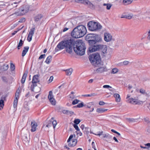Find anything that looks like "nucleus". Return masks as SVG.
<instances>
[{"instance_id":"obj_1","label":"nucleus","mask_w":150,"mask_h":150,"mask_svg":"<svg viewBox=\"0 0 150 150\" xmlns=\"http://www.w3.org/2000/svg\"><path fill=\"white\" fill-rule=\"evenodd\" d=\"M57 47L60 49L65 48L66 52L69 54L71 53L73 48L78 55L81 56L85 53L86 47L84 44L82 40H79L76 41L71 39L62 41L57 45Z\"/></svg>"},{"instance_id":"obj_55","label":"nucleus","mask_w":150,"mask_h":150,"mask_svg":"<svg viewBox=\"0 0 150 150\" xmlns=\"http://www.w3.org/2000/svg\"><path fill=\"white\" fill-rule=\"evenodd\" d=\"M19 92H18V91H17V93H16V95H15V98L16 97H17V98H19Z\"/></svg>"},{"instance_id":"obj_25","label":"nucleus","mask_w":150,"mask_h":150,"mask_svg":"<svg viewBox=\"0 0 150 150\" xmlns=\"http://www.w3.org/2000/svg\"><path fill=\"white\" fill-rule=\"evenodd\" d=\"M75 1L76 3L83 4L85 5L86 3L87 2V0H75Z\"/></svg>"},{"instance_id":"obj_5","label":"nucleus","mask_w":150,"mask_h":150,"mask_svg":"<svg viewBox=\"0 0 150 150\" xmlns=\"http://www.w3.org/2000/svg\"><path fill=\"white\" fill-rule=\"evenodd\" d=\"M93 47L91 48V52H95L101 50L102 52V55L103 56H105L106 55L107 49V46L105 45H101L98 43L96 46H94Z\"/></svg>"},{"instance_id":"obj_22","label":"nucleus","mask_w":150,"mask_h":150,"mask_svg":"<svg viewBox=\"0 0 150 150\" xmlns=\"http://www.w3.org/2000/svg\"><path fill=\"white\" fill-rule=\"evenodd\" d=\"M108 109L102 108H98L97 109L96 111L99 113H102L107 111Z\"/></svg>"},{"instance_id":"obj_19","label":"nucleus","mask_w":150,"mask_h":150,"mask_svg":"<svg viewBox=\"0 0 150 150\" xmlns=\"http://www.w3.org/2000/svg\"><path fill=\"white\" fill-rule=\"evenodd\" d=\"M72 143H69V146H75L77 142V140L76 139H73L72 142Z\"/></svg>"},{"instance_id":"obj_4","label":"nucleus","mask_w":150,"mask_h":150,"mask_svg":"<svg viewBox=\"0 0 150 150\" xmlns=\"http://www.w3.org/2000/svg\"><path fill=\"white\" fill-rule=\"evenodd\" d=\"M89 60L92 64L96 66L101 62L100 57L98 53L93 54L89 56Z\"/></svg>"},{"instance_id":"obj_52","label":"nucleus","mask_w":150,"mask_h":150,"mask_svg":"<svg viewBox=\"0 0 150 150\" xmlns=\"http://www.w3.org/2000/svg\"><path fill=\"white\" fill-rule=\"evenodd\" d=\"M134 100H135L134 99L132 98H130L129 99V102L131 103L132 101H133L134 103H135V101Z\"/></svg>"},{"instance_id":"obj_35","label":"nucleus","mask_w":150,"mask_h":150,"mask_svg":"<svg viewBox=\"0 0 150 150\" xmlns=\"http://www.w3.org/2000/svg\"><path fill=\"white\" fill-rule=\"evenodd\" d=\"M90 128L88 127H86L85 128V130L84 131V133L85 134H88L89 133V130Z\"/></svg>"},{"instance_id":"obj_24","label":"nucleus","mask_w":150,"mask_h":150,"mask_svg":"<svg viewBox=\"0 0 150 150\" xmlns=\"http://www.w3.org/2000/svg\"><path fill=\"white\" fill-rule=\"evenodd\" d=\"M62 112L64 114H66L67 115H69L70 114H72L74 113V112L73 111L68 110H64L62 111Z\"/></svg>"},{"instance_id":"obj_59","label":"nucleus","mask_w":150,"mask_h":150,"mask_svg":"<svg viewBox=\"0 0 150 150\" xmlns=\"http://www.w3.org/2000/svg\"><path fill=\"white\" fill-rule=\"evenodd\" d=\"M113 139L115 140V141L117 142H118V141L117 139L116 138V137H114L113 138Z\"/></svg>"},{"instance_id":"obj_10","label":"nucleus","mask_w":150,"mask_h":150,"mask_svg":"<svg viewBox=\"0 0 150 150\" xmlns=\"http://www.w3.org/2000/svg\"><path fill=\"white\" fill-rule=\"evenodd\" d=\"M104 39L106 42L110 41L112 38V36L110 34L108 33H104Z\"/></svg>"},{"instance_id":"obj_27","label":"nucleus","mask_w":150,"mask_h":150,"mask_svg":"<svg viewBox=\"0 0 150 150\" xmlns=\"http://www.w3.org/2000/svg\"><path fill=\"white\" fill-rule=\"evenodd\" d=\"M94 103L93 102H91L87 103L84 105V106H86L88 108H90L92 105H93Z\"/></svg>"},{"instance_id":"obj_60","label":"nucleus","mask_w":150,"mask_h":150,"mask_svg":"<svg viewBox=\"0 0 150 150\" xmlns=\"http://www.w3.org/2000/svg\"><path fill=\"white\" fill-rule=\"evenodd\" d=\"M108 137H107V138L108 139H112V137L109 134H108Z\"/></svg>"},{"instance_id":"obj_40","label":"nucleus","mask_w":150,"mask_h":150,"mask_svg":"<svg viewBox=\"0 0 150 150\" xmlns=\"http://www.w3.org/2000/svg\"><path fill=\"white\" fill-rule=\"evenodd\" d=\"M4 101L3 100L1 99L0 100V107H1L2 108H3L4 106Z\"/></svg>"},{"instance_id":"obj_56","label":"nucleus","mask_w":150,"mask_h":150,"mask_svg":"<svg viewBox=\"0 0 150 150\" xmlns=\"http://www.w3.org/2000/svg\"><path fill=\"white\" fill-rule=\"evenodd\" d=\"M148 39L150 40V30L148 32V35L147 37Z\"/></svg>"},{"instance_id":"obj_48","label":"nucleus","mask_w":150,"mask_h":150,"mask_svg":"<svg viewBox=\"0 0 150 150\" xmlns=\"http://www.w3.org/2000/svg\"><path fill=\"white\" fill-rule=\"evenodd\" d=\"M25 21V18H22L19 20L18 22L20 23H23Z\"/></svg>"},{"instance_id":"obj_8","label":"nucleus","mask_w":150,"mask_h":150,"mask_svg":"<svg viewBox=\"0 0 150 150\" xmlns=\"http://www.w3.org/2000/svg\"><path fill=\"white\" fill-rule=\"evenodd\" d=\"M48 98L51 104L53 105L55 104V100L54 98L52 91H50L49 92Z\"/></svg>"},{"instance_id":"obj_14","label":"nucleus","mask_w":150,"mask_h":150,"mask_svg":"<svg viewBox=\"0 0 150 150\" xmlns=\"http://www.w3.org/2000/svg\"><path fill=\"white\" fill-rule=\"evenodd\" d=\"M28 72H25L24 73L22 78L21 79V82L22 84H23L25 82L27 76Z\"/></svg>"},{"instance_id":"obj_46","label":"nucleus","mask_w":150,"mask_h":150,"mask_svg":"<svg viewBox=\"0 0 150 150\" xmlns=\"http://www.w3.org/2000/svg\"><path fill=\"white\" fill-rule=\"evenodd\" d=\"M146 91L145 90L142 88L140 89L139 90V92L142 94H144Z\"/></svg>"},{"instance_id":"obj_2","label":"nucleus","mask_w":150,"mask_h":150,"mask_svg":"<svg viewBox=\"0 0 150 150\" xmlns=\"http://www.w3.org/2000/svg\"><path fill=\"white\" fill-rule=\"evenodd\" d=\"M85 39L88 41L89 47V51L91 53V48H94V46H96L98 43L102 41V38L98 35L94 33H90L87 35L85 37Z\"/></svg>"},{"instance_id":"obj_47","label":"nucleus","mask_w":150,"mask_h":150,"mask_svg":"<svg viewBox=\"0 0 150 150\" xmlns=\"http://www.w3.org/2000/svg\"><path fill=\"white\" fill-rule=\"evenodd\" d=\"M45 54H42L38 58L39 59H44L45 58Z\"/></svg>"},{"instance_id":"obj_11","label":"nucleus","mask_w":150,"mask_h":150,"mask_svg":"<svg viewBox=\"0 0 150 150\" xmlns=\"http://www.w3.org/2000/svg\"><path fill=\"white\" fill-rule=\"evenodd\" d=\"M37 126V124L35 121H32L31 122V131L32 132L35 131Z\"/></svg>"},{"instance_id":"obj_57","label":"nucleus","mask_w":150,"mask_h":150,"mask_svg":"<svg viewBox=\"0 0 150 150\" xmlns=\"http://www.w3.org/2000/svg\"><path fill=\"white\" fill-rule=\"evenodd\" d=\"M77 134L79 135V136H81L82 135V133L79 131H77Z\"/></svg>"},{"instance_id":"obj_18","label":"nucleus","mask_w":150,"mask_h":150,"mask_svg":"<svg viewBox=\"0 0 150 150\" xmlns=\"http://www.w3.org/2000/svg\"><path fill=\"white\" fill-rule=\"evenodd\" d=\"M42 17V16L41 14H38L34 18L35 21L36 22H38L39 21Z\"/></svg>"},{"instance_id":"obj_31","label":"nucleus","mask_w":150,"mask_h":150,"mask_svg":"<svg viewBox=\"0 0 150 150\" xmlns=\"http://www.w3.org/2000/svg\"><path fill=\"white\" fill-rule=\"evenodd\" d=\"M96 95L95 93H91L89 94H85L82 95V96L84 97H91L93 96Z\"/></svg>"},{"instance_id":"obj_36","label":"nucleus","mask_w":150,"mask_h":150,"mask_svg":"<svg viewBox=\"0 0 150 150\" xmlns=\"http://www.w3.org/2000/svg\"><path fill=\"white\" fill-rule=\"evenodd\" d=\"M80 101V100H79L76 99L73 101L72 102V105H75L76 104H77Z\"/></svg>"},{"instance_id":"obj_37","label":"nucleus","mask_w":150,"mask_h":150,"mask_svg":"<svg viewBox=\"0 0 150 150\" xmlns=\"http://www.w3.org/2000/svg\"><path fill=\"white\" fill-rule=\"evenodd\" d=\"M118 70L117 68H114L112 70L111 73L112 74H115L118 72Z\"/></svg>"},{"instance_id":"obj_13","label":"nucleus","mask_w":150,"mask_h":150,"mask_svg":"<svg viewBox=\"0 0 150 150\" xmlns=\"http://www.w3.org/2000/svg\"><path fill=\"white\" fill-rule=\"evenodd\" d=\"M40 76V75L38 74L34 75L33 78L32 82V83H37L39 82L38 78Z\"/></svg>"},{"instance_id":"obj_16","label":"nucleus","mask_w":150,"mask_h":150,"mask_svg":"<svg viewBox=\"0 0 150 150\" xmlns=\"http://www.w3.org/2000/svg\"><path fill=\"white\" fill-rule=\"evenodd\" d=\"M115 99V101L117 102H120L121 98L120 95L117 93H115L113 95Z\"/></svg>"},{"instance_id":"obj_12","label":"nucleus","mask_w":150,"mask_h":150,"mask_svg":"<svg viewBox=\"0 0 150 150\" xmlns=\"http://www.w3.org/2000/svg\"><path fill=\"white\" fill-rule=\"evenodd\" d=\"M86 2H87L86 3L85 5H88V7L92 10L95 9V6L93 4L91 3L88 0H87Z\"/></svg>"},{"instance_id":"obj_33","label":"nucleus","mask_w":150,"mask_h":150,"mask_svg":"<svg viewBox=\"0 0 150 150\" xmlns=\"http://www.w3.org/2000/svg\"><path fill=\"white\" fill-rule=\"evenodd\" d=\"M3 69L4 71H6L8 68V66L7 64H4L2 66Z\"/></svg>"},{"instance_id":"obj_26","label":"nucleus","mask_w":150,"mask_h":150,"mask_svg":"<svg viewBox=\"0 0 150 150\" xmlns=\"http://www.w3.org/2000/svg\"><path fill=\"white\" fill-rule=\"evenodd\" d=\"M23 41L22 40H20L17 46V48L18 50H19L20 49L21 47L22 46L23 44Z\"/></svg>"},{"instance_id":"obj_23","label":"nucleus","mask_w":150,"mask_h":150,"mask_svg":"<svg viewBox=\"0 0 150 150\" xmlns=\"http://www.w3.org/2000/svg\"><path fill=\"white\" fill-rule=\"evenodd\" d=\"M132 2V0H123V4L124 5H126L130 4Z\"/></svg>"},{"instance_id":"obj_54","label":"nucleus","mask_w":150,"mask_h":150,"mask_svg":"<svg viewBox=\"0 0 150 150\" xmlns=\"http://www.w3.org/2000/svg\"><path fill=\"white\" fill-rule=\"evenodd\" d=\"M53 76H50V79L49 80V82H52V81L53 80Z\"/></svg>"},{"instance_id":"obj_28","label":"nucleus","mask_w":150,"mask_h":150,"mask_svg":"<svg viewBox=\"0 0 150 150\" xmlns=\"http://www.w3.org/2000/svg\"><path fill=\"white\" fill-rule=\"evenodd\" d=\"M35 30V28H32L30 30V31L29 32V37L30 36V35L31 36H33V34H34V32Z\"/></svg>"},{"instance_id":"obj_61","label":"nucleus","mask_w":150,"mask_h":150,"mask_svg":"<svg viewBox=\"0 0 150 150\" xmlns=\"http://www.w3.org/2000/svg\"><path fill=\"white\" fill-rule=\"evenodd\" d=\"M29 94H30V92H28L25 95V97L27 98L29 96Z\"/></svg>"},{"instance_id":"obj_50","label":"nucleus","mask_w":150,"mask_h":150,"mask_svg":"<svg viewBox=\"0 0 150 150\" xmlns=\"http://www.w3.org/2000/svg\"><path fill=\"white\" fill-rule=\"evenodd\" d=\"M112 6V5H111V4H108L107 6V9L108 10H109L111 8Z\"/></svg>"},{"instance_id":"obj_63","label":"nucleus","mask_w":150,"mask_h":150,"mask_svg":"<svg viewBox=\"0 0 150 150\" xmlns=\"http://www.w3.org/2000/svg\"><path fill=\"white\" fill-rule=\"evenodd\" d=\"M93 79H91L88 81V83H91L93 82Z\"/></svg>"},{"instance_id":"obj_42","label":"nucleus","mask_w":150,"mask_h":150,"mask_svg":"<svg viewBox=\"0 0 150 150\" xmlns=\"http://www.w3.org/2000/svg\"><path fill=\"white\" fill-rule=\"evenodd\" d=\"M145 96L147 97H149L150 96V92L148 91L145 92V93L144 94Z\"/></svg>"},{"instance_id":"obj_41","label":"nucleus","mask_w":150,"mask_h":150,"mask_svg":"<svg viewBox=\"0 0 150 150\" xmlns=\"http://www.w3.org/2000/svg\"><path fill=\"white\" fill-rule=\"evenodd\" d=\"M10 68L12 71L14 70L15 69V66L12 63H11Z\"/></svg>"},{"instance_id":"obj_3","label":"nucleus","mask_w":150,"mask_h":150,"mask_svg":"<svg viewBox=\"0 0 150 150\" xmlns=\"http://www.w3.org/2000/svg\"><path fill=\"white\" fill-rule=\"evenodd\" d=\"M86 32L85 26L80 25L74 28L71 33V35L74 38H79L84 36L86 34Z\"/></svg>"},{"instance_id":"obj_43","label":"nucleus","mask_w":150,"mask_h":150,"mask_svg":"<svg viewBox=\"0 0 150 150\" xmlns=\"http://www.w3.org/2000/svg\"><path fill=\"white\" fill-rule=\"evenodd\" d=\"M74 135L75 137V134H74V135L71 134L70 135V136H69V139L67 140V142H70L71 139H72V138H73V137H74Z\"/></svg>"},{"instance_id":"obj_6","label":"nucleus","mask_w":150,"mask_h":150,"mask_svg":"<svg viewBox=\"0 0 150 150\" xmlns=\"http://www.w3.org/2000/svg\"><path fill=\"white\" fill-rule=\"evenodd\" d=\"M89 30L91 31H94L101 28L102 26L98 23L91 21L89 22L87 24Z\"/></svg>"},{"instance_id":"obj_17","label":"nucleus","mask_w":150,"mask_h":150,"mask_svg":"<svg viewBox=\"0 0 150 150\" xmlns=\"http://www.w3.org/2000/svg\"><path fill=\"white\" fill-rule=\"evenodd\" d=\"M24 50L22 51V56L24 57L25 55L27 52H28L29 47L28 46L25 47H24Z\"/></svg>"},{"instance_id":"obj_15","label":"nucleus","mask_w":150,"mask_h":150,"mask_svg":"<svg viewBox=\"0 0 150 150\" xmlns=\"http://www.w3.org/2000/svg\"><path fill=\"white\" fill-rule=\"evenodd\" d=\"M133 15L132 14H128L127 15H125L124 14L122 15L121 17V18H125L129 19H131Z\"/></svg>"},{"instance_id":"obj_34","label":"nucleus","mask_w":150,"mask_h":150,"mask_svg":"<svg viewBox=\"0 0 150 150\" xmlns=\"http://www.w3.org/2000/svg\"><path fill=\"white\" fill-rule=\"evenodd\" d=\"M81 120L78 119H75L74 121V124L78 125L80 122Z\"/></svg>"},{"instance_id":"obj_29","label":"nucleus","mask_w":150,"mask_h":150,"mask_svg":"<svg viewBox=\"0 0 150 150\" xmlns=\"http://www.w3.org/2000/svg\"><path fill=\"white\" fill-rule=\"evenodd\" d=\"M127 121L129 122H136V121L137 120L136 119H134L132 118H127Z\"/></svg>"},{"instance_id":"obj_20","label":"nucleus","mask_w":150,"mask_h":150,"mask_svg":"<svg viewBox=\"0 0 150 150\" xmlns=\"http://www.w3.org/2000/svg\"><path fill=\"white\" fill-rule=\"evenodd\" d=\"M66 73V75L67 76L70 75L73 71V69L71 68H70L64 70Z\"/></svg>"},{"instance_id":"obj_53","label":"nucleus","mask_w":150,"mask_h":150,"mask_svg":"<svg viewBox=\"0 0 150 150\" xmlns=\"http://www.w3.org/2000/svg\"><path fill=\"white\" fill-rule=\"evenodd\" d=\"M105 103L103 101H100L99 102V105H104Z\"/></svg>"},{"instance_id":"obj_45","label":"nucleus","mask_w":150,"mask_h":150,"mask_svg":"<svg viewBox=\"0 0 150 150\" xmlns=\"http://www.w3.org/2000/svg\"><path fill=\"white\" fill-rule=\"evenodd\" d=\"M77 125L74 124L73 126L75 129L77 131H79V129L78 127V126Z\"/></svg>"},{"instance_id":"obj_49","label":"nucleus","mask_w":150,"mask_h":150,"mask_svg":"<svg viewBox=\"0 0 150 150\" xmlns=\"http://www.w3.org/2000/svg\"><path fill=\"white\" fill-rule=\"evenodd\" d=\"M32 36L31 35H30L29 37V35H28V38H27V40L28 42H30L32 39Z\"/></svg>"},{"instance_id":"obj_7","label":"nucleus","mask_w":150,"mask_h":150,"mask_svg":"<svg viewBox=\"0 0 150 150\" xmlns=\"http://www.w3.org/2000/svg\"><path fill=\"white\" fill-rule=\"evenodd\" d=\"M29 8V6L28 5H24L21 6L18 12H15L13 14L16 16H22L28 12Z\"/></svg>"},{"instance_id":"obj_58","label":"nucleus","mask_w":150,"mask_h":150,"mask_svg":"<svg viewBox=\"0 0 150 150\" xmlns=\"http://www.w3.org/2000/svg\"><path fill=\"white\" fill-rule=\"evenodd\" d=\"M80 128L82 130H83L84 128V125H81L80 126Z\"/></svg>"},{"instance_id":"obj_38","label":"nucleus","mask_w":150,"mask_h":150,"mask_svg":"<svg viewBox=\"0 0 150 150\" xmlns=\"http://www.w3.org/2000/svg\"><path fill=\"white\" fill-rule=\"evenodd\" d=\"M83 106H84V105H83V102H81V103H79L76 106L78 107L79 108H82Z\"/></svg>"},{"instance_id":"obj_9","label":"nucleus","mask_w":150,"mask_h":150,"mask_svg":"<svg viewBox=\"0 0 150 150\" xmlns=\"http://www.w3.org/2000/svg\"><path fill=\"white\" fill-rule=\"evenodd\" d=\"M107 71L106 67H100L96 69V70H94V72L95 73H98L99 74L103 73Z\"/></svg>"},{"instance_id":"obj_21","label":"nucleus","mask_w":150,"mask_h":150,"mask_svg":"<svg viewBox=\"0 0 150 150\" xmlns=\"http://www.w3.org/2000/svg\"><path fill=\"white\" fill-rule=\"evenodd\" d=\"M52 58V56L50 55L48 56L47 58L45 61V62H46L47 64H49L50 63L51 61Z\"/></svg>"},{"instance_id":"obj_64","label":"nucleus","mask_w":150,"mask_h":150,"mask_svg":"<svg viewBox=\"0 0 150 150\" xmlns=\"http://www.w3.org/2000/svg\"><path fill=\"white\" fill-rule=\"evenodd\" d=\"M145 146L150 147V143H148L147 144H145Z\"/></svg>"},{"instance_id":"obj_44","label":"nucleus","mask_w":150,"mask_h":150,"mask_svg":"<svg viewBox=\"0 0 150 150\" xmlns=\"http://www.w3.org/2000/svg\"><path fill=\"white\" fill-rule=\"evenodd\" d=\"M52 124L53 126V127L54 128L55 127L56 125L57 124V122L56 120H54L52 121Z\"/></svg>"},{"instance_id":"obj_30","label":"nucleus","mask_w":150,"mask_h":150,"mask_svg":"<svg viewBox=\"0 0 150 150\" xmlns=\"http://www.w3.org/2000/svg\"><path fill=\"white\" fill-rule=\"evenodd\" d=\"M18 100L17 97H16L13 102V106L14 108H16L17 106Z\"/></svg>"},{"instance_id":"obj_62","label":"nucleus","mask_w":150,"mask_h":150,"mask_svg":"<svg viewBox=\"0 0 150 150\" xmlns=\"http://www.w3.org/2000/svg\"><path fill=\"white\" fill-rule=\"evenodd\" d=\"M69 98H70L73 99L75 98V96L74 95H73L72 96H71V95H69Z\"/></svg>"},{"instance_id":"obj_32","label":"nucleus","mask_w":150,"mask_h":150,"mask_svg":"<svg viewBox=\"0 0 150 150\" xmlns=\"http://www.w3.org/2000/svg\"><path fill=\"white\" fill-rule=\"evenodd\" d=\"M36 83H32V84L31 85L30 87V89L32 91H34L35 87L37 86Z\"/></svg>"},{"instance_id":"obj_39","label":"nucleus","mask_w":150,"mask_h":150,"mask_svg":"<svg viewBox=\"0 0 150 150\" xmlns=\"http://www.w3.org/2000/svg\"><path fill=\"white\" fill-rule=\"evenodd\" d=\"M129 62L128 61H124L123 62H121V63H120L119 64L121 65H122L123 64L125 65H127L128 64Z\"/></svg>"},{"instance_id":"obj_51","label":"nucleus","mask_w":150,"mask_h":150,"mask_svg":"<svg viewBox=\"0 0 150 150\" xmlns=\"http://www.w3.org/2000/svg\"><path fill=\"white\" fill-rule=\"evenodd\" d=\"M103 88H112V87L110 86L109 85H104L103 86Z\"/></svg>"}]
</instances>
